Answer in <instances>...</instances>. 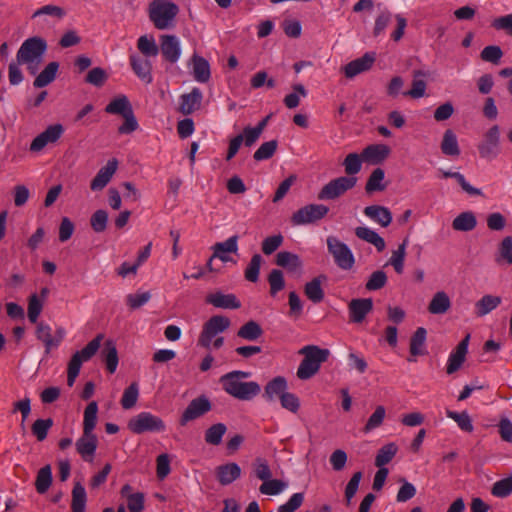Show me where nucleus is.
<instances>
[{"mask_svg": "<svg viewBox=\"0 0 512 512\" xmlns=\"http://www.w3.org/2000/svg\"><path fill=\"white\" fill-rule=\"evenodd\" d=\"M52 483V473L49 465L42 467L37 474L35 481L36 491L40 494L45 493Z\"/></svg>", "mask_w": 512, "mask_h": 512, "instance_id": "obj_53", "label": "nucleus"}, {"mask_svg": "<svg viewBox=\"0 0 512 512\" xmlns=\"http://www.w3.org/2000/svg\"><path fill=\"white\" fill-rule=\"evenodd\" d=\"M159 52L165 61L174 64L180 57V44L175 35H162L160 37Z\"/></svg>", "mask_w": 512, "mask_h": 512, "instance_id": "obj_14", "label": "nucleus"}, {"mask_svg": "<svg viewBox=\"0 0 512 512\" xmlns=\"http://www.w3.org/2000/svg\"><path fill=\"white\" fill-rule=\"evenodd\" d=\"M180 100L179 111L183 115H190L199 109L202 101V92L199 88H193L190 93L183 94Z\"/></svg>", "mask_w": 512, "mask_h": 512, "instance_id": "obj_24", "label": "nucleus"}, {"mask_svg": "<svg viewBox=\"0 0 512 512\" xmlns=\"http://www.w3.org/2000/svg\"><path fill=\"white\" fill-rule=\"evenodd\" d=\"M362 157L361 154L357 153H349L344 161L343 166L345 169V173L348 175V177H353V175L359 173L362 167Z\"/></svg>", "mask_w": 512, "mask_h": 512, "instance_id": "obj_56", "label": "nucleus"}, {"mask_svg": "<svg viewBox=\"0 0 512 512\" xmlns=\"http://www.w3.org/2000/svg\"><path fill=\"white\" fill-rule=\"evenodd\" d=\"M212 409V405L210 400L205 396L201 395L195 399H193L182 415L179 418V425L184 427L190 421L198 419L208 413Z\"/></svg>", "mask_w": 512, "mask_h": 512, "instance_id": "obj_11", "label": "nucleus"}, {"mask_svg": "<svg viewBox=\"0 0 512 512\" xmlns=\"http://www.w3.org/2000/svg\"><path fill=\"white\" fill-rule=\"evenodd\" d=\"M384 177H385V173H384L383 169H381V168L374 169L366 182L365 191L367 193L383 191L386 187L384 184H382Z\"/></svg>", "mask_w": 512, "mask_h": 512, "instance_id": "obj_51", "label": "nucleus"}, {"mask_svg": "<svg viewBox=\"0 0 512 512\" xmlns=\"http://www.w3.org/2000/svg\"><path fill=\"white\" fill-rule=\"evenodd\" d=\"M178 13V5L168 0H153L148 6L149 19L158 30L173 27Z\"/></svg>", "mask_w": 512, "mask_h": 512, "instance_id": "obj_2", "label": "nucleus"}, {"mask_svg": "<svg viewBox=\"0 0 512 512\" xmlns=\"http://www.w3.org/2000/svg\"><path fill=\"white\" fill-rule=\"evenodd\" d=\"M495 261L500 264L502 261L512 264V237L506 236L502 239L498 247V255Z\"/></svg>", "mask_w": 512, "mask_h": 512, "instance_id": "obj_57", "label": "nucleus"}, {"mask_svg": "<svg viewBox=\"0 0 512 512\" xmlns=\"http://www.w3.org/2000/svg\"><path fill=\"white\" fill-rule=\"evenodd\" d=\"M287 390V380L283 376L274 377L270 380L265 388L263 396L268 400L272 401L275 397L281 398Z\"/></svg>", "mask_w": 512, "mask_h": 512, "instance_id": "obj_28", "label": "nucleus"}, {"mask_svg": "<svg viewBox=\"0 0 512 512\" xmlns=\"http://www.w3.org/2000/svg\"><path fill=\"white\" fill-rule=\"evenodd\" d=\"M325 280L326 276L319 275L305 284L304 294L313 303H320L323 301L325 293L322 288V283Z\"/></svg>", "mask_w": 512, "mask_h": 512, "instance_id": "obj_25", "label": "nucleus"}, {"mask_svg": "<svg viewBox=\"0 0 512 512\" xmlns=\"http://www.w3.org/2000/svg\"><path fill=\"white\" fill-rule=\"evenodd\" d=\"M364 214L382 227H387L392 222L390 210L384 206L371 205L364 208Z\"/></svg>", "mask_w": 512, "mask_h": 512, "instance_id": "obj_26", "label": "nucleus"}, {"mask_svg": "<svg viewBox=\"0 0 512 512\" xmlns=\"http://www.w3.org/2000/svg\"><path fill=\"white\" fill-rule=\"evenodd\" d=\"M43 303L39 299L37 294H32L28 299V311L27 316L31 323L35 324L42 312Z\"/></svg>", "mask_w": 512, "mask_h": 512, "instance_id": "obj_60", "label": "nucleus"}, {"mask_svg": "<svg viewBox=\"0 0 512 512\" xmlns=\"http://www.w3.org/2000/svg\"><path fill=\"white\" fill-rule=\"evenodd\" d=\"M205 302L217 308L238 309L241 302L234 294H223L221 292L210 293L206 296Z\"/></svg>", "mask_w": 512, "mask_h": 512, "instance_id": "obj_23", "label": "nucleus"}, {"mask_svg": "<svg viewBox=\"0 0 512 512\" xmlns=\"http://www.w3.org/2000/svg\"><path fill=\"white\" fill-rule=\"evenodd\" d=\"M349 318L351 322L361 323L368 313L373 309L371 298L353 299L348 305Z\"/></svg>", "mask_w": 512, "mask_h": 512, "instance_id": "obj_19", "label": "nucleus"}, {"mask_svg": "<svg viewBox=\"0 0 512 512\" xmlns=\"http://www.w3.org/2000/svg\"><path fill=\"white\" fill-rule=\"evenodd\" d=\"M104 338L103 334H98L93 340H91L83 349L75 352V356L82 362L89 361L99 350L101 342Z\"/></svg>", "mask_w": 512, "mask_h": 512, "instance_id": "obj_48", "label": "nucleus"}, {"mask_svg": "<svg viewBox=\"0 0 512 512\" xmlns=\"http://www.w3.org/2000/svg\"><path fill=\"white\" fill-rule=\"evenodd\" d=\"M47 50L45 39L34 36L26 39L20 46L16 59L19 64H30L38 60Z\"/></svg>", "mask_w": 512, "mask_h": 512, "instance_id": "obj_4", "label": "nucleus"}, {"mask_svg": "<svg viewBox=\"0 0 512 512\" xmlns=\"http://www.w3.org/2000/svg\"><path fill=\"white\" fill-rule=\"evenodd\" d=\"M500 129L498 125H493L484 134V139L477 145L481 158L492 160L499 154L500 148Z\"/></svg>", "mask_w": 512, "mask_h": 512, "instance_id": "obj_10", "label": "nucleus"}, {"mask_svg": "<svg viewBox=\"0 0 512 512\" xmlns=\"http://www.w3.org/2000/svg\"><path fill=\"white\" fill-rule=\"evenodd\" d=\"M231 322L228 317L222 315H214L203 325V329L199 335L197 344L203 348L209 349L212 339L221 332L227 330Z\"/></svg>", "mask_w": 512, "mask_h": 512, "instance_id": "obj_8", "label": "nucleus"}, {"mask_svg": "<svg viewBox=\"0 0 512 512\" xmlns=\"http://www.w3.org/2000/svg\"><path fill=\"white\" fill-rule=\"evenodd\" d=\"M238 236L233 235L224 242H217L214 244L213 255L210 257L207 266L210 271L213 270L211 264L214 258H219L223 262H227L230 258L226 253H237L238 251Z\"/></svg>", "mask_w": 512, "mask_h": 512, "instance_id": "obj_15", "label": "nucleus"}, {"mask_svg": "<svg viewBox=\"0 0 512 512\" xmlns=\"http://www.w3.org/2000/svg\"><path fill=\"white\" fill-rule=\"evenodd\" d=\"M193 75L196 81L206 83L211 77L210 65L208 61L198 55H193Z\"/></svg>", "mask_w": 512, "mask_h": 512, "instance_id": "obj_31", "label": "nucleus"}, {"mask_svg": "<svg viewBox=\"0 0 512 512\" xmlns=\"http://www.w3.org/2000/svg\"><path fill=\"white\" fill-rule=\"evenodd\" d=\"M262 334L263 329L256 321L253 320L246 322L237 332L238 337L248 341L257 340L262 336Z\"/></svg>", "mask_w": 512, "mask_h": 512, "instance_id": "obj_40", "label": "nucleus"}, {"mask_svg": "<svg viewBox=\"0 0 512 512\" xmlns=\"http://www.w3.org/2000/svg\"><path fill=\"white\" fill-rule=\"evenodd\" d=\"M375 62V54L374 53H365L362 57L357 58L348 64H346L342 69L344 75L347 78H353L362 72H366L371 69Z\"/></svg>", "mask_w": 512, "mask_h": 512, "instance_id": "obj_17", "label": "nucleus"}, {"mask_svg": "<svg viewBox=\"0 0 512 512\" xmlns=\"http://www.w3.org/2000/svg\"><path fill=\"white\" fill-rule=\"evenodd\" d=\"M469 339L470 335L468 334L460 341L456 349L450 354L446 367V372L448 374L456 372L465 361Z\"/></svg>", "mask_w": 512, "mask_h": 512, "instance_id": "obj_22", "label": "nucleus"}, {"mask_svg": "<svg viewBox=\"0 0 512 512\" xmlns=\"http://www.w3.org/2000/svg\"><path fill=\"white\" fill-rule=\"evenodd\" d=\"M427 331L424 327H418L410 338L409 352L411 356H423L427 354L425 348Z\"/></svg>", "mask_w": 512, "mask_h": 512, "instance_id": "obj_29", "label": "nucleus"}, {"mask_svg": "<svg viewBox=\"0 0 512 512\" xmlns=\"http://www.w3.org/2000/svg\"><path fill=\"white\" fill-rule=\"evenodd\" d=\"M477 225V219L473 212L466 211L460 213L452 221V228L455 231L468 232L472 231Z\"/></svg>", "mask_w": 512, "mask_h": 512, "instance_id": "obj_32", "label": "nucleus"}, {"mask_svg": "<svg viewBox=\"0 0 512 512\" xmlns=\"http://www.w3.org/2000/svg\"><path fill=\"white\" fill-rule=\"evenodd\" d=\"M36 324V338L44 344L45 353L49 354L51 349L56 348L60 345L63 340L64 331L59 328L56 334L52 335V328L50 325L44 322H37Z\"/></svg>", "mask_w": 512, "mask_h": 512, "instance_id": "obj_13", "label": "nucleus"}, {"mask_svg": "<svg viewBox=\"0 0 512 512\" xmlns=\"http://www.w3.org/2000/svg\"><path fill=\"white\" fill-rule=\"evenodd\" d=\"M118 168L117 159L113 158L107 162V164L102 167L96 176L92 179L90 183V189L92 191H101L106 187V185L110 182L111 178L115 174Z\"/></svg>", "mask_w": 512, "mask_h": 512, "instance_id": "obj_18", "label": "nucleus"}, {"mask_svg": "<svg viewBox=\"0 0 512 512\" xmlns=\"http://www.w3.org/2000/svg\"><path fill=\"white\" fill-rule=\"evenodd\" d=\"M269 119L270 115L263 118L255 127L248 126L244 128L245 146L251 147L259 139Z\"/></svg>", "mask_w": 512, "mask_h": 512, "instance_id": "obj_46", "label": "nucleus"}, {"mask_svg": "<svg viewBox=\"0 0 512 512\" xmlns=\"http://www.w3.org/2000/svg\"><path fill=\"white\" fill-rule=\"evenodd\" d=\"M427 73L423 70H415L413 71V81L411 85V89L403 92L404 96L411 97L413 99L421 98L425 95L426 91V82L420 77H426Z\"/></svg>", "mask_w": 512, "mask_h": 512, "instance_id": "obj_30", "label": "nucleus"}, {"mask_svg": "<svg viewBox=\"0 0 512 512\" xmlns=\"http://www.w3.org/2000/svg\"><path fill=\"white\" fill-rule=\"evenodd\" d=\"M227 431V427L223 423H216L205 431V442L210 445L217 446L222 442V437Z\"/></svg>", "mask_w": 512, "mask_h": 512, "instance_id": "obj_49", "label": "nucleus"}, {"mask_svg": "<svg viewBox=\"0 0 512 512\" xmlns=\"http://www.w3.org/2000/svg\"><path fill=\"white\" fill-rule=\"evenodd\" d=\"M109 373H114L118 365V353L114 343L107 340L101 352Z\"/></svg>", "mask_w": 512, "mask_h": 512, "instance_id": "obj_39", "label": "nucleus"}, {"mask_svg": "<svg viewBox=\"0 0 512 512\" xmlns=\"http://www.w3.org/2000/svg\"><path fill=\"white\" fill-rule=\"evenodd\" d=\"M54 422L52 418L37 419L31 426V432L40 442L47 438L49 430L52 428Z\"/></svg>", "mask_w": 512, "mask_h": 512, "instance_id": "obj_52", "label": "nucleus"}, {"mask_svg": "<svg viewBox=\"0 0 512 512\" xmlns=\"http://www.w3.org/2000/svg\"><path fill=\"white\" fill-rule=\"evenodd\" d=\"M128 111H133L132 106L125 95H119L109 102L105 107V112L113 115H125Z\"/></svg>", "mask_w": 512, "mask_h": 512, "instance_id": "obj_37", "label": "nucleus"}, {"mask_svg": "<svg viewBox=\"0 0 512 512\" xmlns=\"http://www.w3.org/2000/svg\"><path fill=\"white\" fill-rule=\"evenodd\" d=\"M139 396V388L137 383L133 382L123 392L121 405L124 409H131L135 406Z\"/></svg>", "mask_w": 512, "mask_h": 512, "instance_id": "obj_58", "label": "nucleus"}, {"mask_svg": "<svg viewBox=\"0 0 512 512\" xmlns=\"http://www.w3.org/2000/svg\"><path fill=\"white\" fill-rule=\"evenodd\" d=\"M166 426L164 421L149 412H141L131 418L128 422V429L134 434L145 432H163Z\"/></svg>", "mask_w": 512, "mask_h": 512, "instance_id": "obj_5", "label": "nucleus"}, {"mask_svg": "<svg viewBox=\"0 0 512 512\" xmlns=\"http://www.w3.org/2000/svg\"><path fill=\"white\" fill-rule=\"evenodd\" d=\"M299 354L304 358L300 362L296 375L301 380H307L318 373L321 364L328 360L330 351L316 345H307L299 350Z\"/></svg>", "mask_w": 512, "mask_h": 512, "instance_id": "obj_1", "label": "nucleus"}, {"mask_svg": "<svg viewBox=\"0 0 512 512\" xmlns=\"http://www.w3.org/2000/svg\"><path fill=\"white\" fill-rule=\"evenodd\" d=\"M329 212V208L323 204H309L294 212L291 223L294 226L315 223L323 219Z\"/></svg>", "mask_w": 512, "mask_h": 512, "instance_id": "obj_9", "label": "nucleus"}, {"mask_svg": "<svg viewBox=\"0 0 512 512\" xmlns=\"http://www.w3.org/2000/svg\"><path fill=\"white\" fill-rule=\"evenodd\" d=\"M278 147L277 140H271L268 142H264L261 146L255 151L253 158L256 161H262L270 159L274 153L276 152Z\"/></svg>", "mask_w": 512, "mask_h": 512, "instance_id": "obj_59", "label": "nucleus"}, {"mask_svg": "<svg viewBox=\"0 0 512 512\" xmlns=\"http://www.w3.org/2000/svg\"><path fill=\"white\" fill-rule=\"evenodd\" d=\"M98 446V440L96 435L91 432L85 434L83 431L82 436L76 441L75 447L81 458L86 462H92L96 449Z\"/></svg>", "mask_w": 512, "mask_h": 512, "instance_id": "obj_16", "label": "nucleus"}, {"mask_svg": "<svg viewBox=\"0 0 512 512\" xmlns=\"http://www.w3.org/2000/svg\"><path fill=\"white\" fill-rule=\"evenodd\" d=\"M398 447L395 443H388L382 446L375 457V465L384 468L396 455Z\"/></svg>", "mask_w": 512, "mask_h": 512, "instance_id": "obj_45", "label": "nucleus"}, {"mask_svg": "<svg viewBox=\"0 0 512 512\" xmlns=\"http://www.w3.org/2000/svg\"><path fill=\"white\" fill-rule=\"evenodd\" d=\"M390 154V148L385 144H371L361 152L364 162L377 165L384 162Z\"/></svg>", "mask_w": 512, "mask_h": 512, "instance_id": "obj_20", "label": "nucleus"}, {"mask_svg": "<svg viewBox=\"0 0 512 512\" xmlns=\"http://www.w3.org/2000/svg\"><path fill=\"white\" fill-rule=\"evenodd\" d=\"M241 475V468L236 463L220 465L216 469V476L220 484L229 485Z\"/></svg>", "mask_w": 512, "mask_h": 512, "instance_id": "obj_27", "label": "nucleus"}, {"mask_svg": "<svg viewBox=\"0 0 512 512\" xmlns=\"http://www.w3.org/2000/svg\"><path fill=\"white\" fill-rule=\"evenodd\" d=\"M492 495L496 497H507L512 493V476L501 479L494 483L491 489Z\"/></svg>", "mask_w": 512, "mask_h": 512, "instance_id": "obj_63", "label": "nucleus"}, {"mask_svg": "<svg viewBox=\"0 0 512 512\" xmlns=\"http://www.w3.org/2000/svg\"><path fill=\"white\" fill-rule=\"evenodd\" d=\"M137 48L146 58L155 57L159 53V46H157L152 36L148 37L147 35H143L139 37L137 40Z\"/></svg>", "mask_w": 512, "mask_h": 512, "instance_id": "obj_50", "label": "nucleus"}, {"mask_svg": "<svg viewBox=\"0 0 512 512\" xmlns=\"http://www.w3.org/2000/svg\"><path fill=\"white\" fill-rule=\"evenodd\" d=\"M129 62L138 78L146 84L152 83V64L148 59L133 54L129 56Z\"/></svg>", "mask_w": 512, "mask_h": 512, "instance_id": "obj_21", "label": "nucleus"}, {"mask_svg": "<svg viewBox=\"0 0 512 512\" xmlns=\"http://www.w3.org/2000/svg\"><path fill=\"white\" fill-rule=\"evenodd\" d=\"M441 151L446 156H459L460 149L455 133L451 129L444 132L441 142Z\"/></svg>", "mask_w": 512, "mask_h": 512, "instance_id": "obj_38", "label": "nucleus"}, {"mask_svg": "<svg viewBox=\"0 0 512 512\" xmlns=\"http://www.w3.org/2000/svg\"><path fill=\"white\" fill-rule=\"evenodd\" d=\"M286 483L279 479H268L263 481L259 487L260 493L264 495H277L284 490Z\"/></svg>", "mask_w": 512, "mask_h": 512, "instance_id": "obj_61", "label": "nucleus"}, {"mask_svg": "<svg viewBox=\"0 0 512 512\" xmlns=\"http://www.w3.org/2000/svg\"><path fill=\"white\" fill-rule=\"evenodd\" d=\"M87 495L84 486L80 482H75L72 489V512H85Z\"/></svg>", "mask_w": 512, "mask_h": 512, "instance_id": "obj_36", "label": "nucleus"}, {"mask_svg": "<svg viewBox=\"0 0 512 512\" xmlns=\"http://www.w3.org/2000/svg\"><path fill=\"white\" fill-rule=\"evenodd\" d=\"M276 265L284 268H289L294 271L302 266V262L298 255L288 251H281L276 255Z\"/></svg>", "mask_w": 512, "mask_h": 512, "instance_id": "obj_44", "label": "nucleus"}, {"mask_svg": "<svg viewBox=\"0 0 512 512\" xmlns=\"http://www.w3.org/2000/svg\"><path fill=\"white\" fill-rule=\"evenodd\" d=\"M64 127L62 124H53L48 126L43 132L36 136L30 144V151L39 152L48 144L56 143L63 135Z\"/></svg>", "mask_w": 512, "mask_h": 512, "instance_id": "obj_12", "label": "nucleus"}, {"mask_svg": "<svg viewBox=\"0 0 512 512\" xmlns=\"http://www.w3.org/2000/svg\"><path fill=\"white\" fill-rule=\"evenodd\" d=\"M387 283V275L382 270L374 271L365 284L368 291H376L383 288Z\"/></svg>", "mask_w": 512, "mask_h": 512, "instance_id": "obj_62", "label": "nucleus"}, {"mask_svg": "<svg viewBox=\"0 0 512 512\" xmlns=\"http://www.w3.org/2000/svg\"><path fill=\"white\" fill-rule=\"evenodd\" d=\"M438 172L440 174V177H442V178H453V179H455L458 182V184L461 186V188L466 193H468L469 195H472V196H480V195H482L481 190L471 186L465 180V177L461 173H459V172H451V171H444L442 169H439Z\"/></svg>", "mask_w": 512, "mask_h": 512, "instance_id": "obj_42", "label": "nucleus"}, {"mask_svg": "<svg viewBox=\"0 0 512 512\" xmlns=\"http://www.w3.org/2000/svg\"><path fill=\"white\" fill-rule=\"evenodd\" d=\"M108 214L105 210L95 211L90 218V225L96 233L105 231L107 227Z\"/></svg>", "mask_w": 512, "mask_h": 512, "instance_id": "obj_64", "label": "nucleus"}, {"mask_svg": "<svg viewBox=\"0 0 512 512\" xmlns=\"http://www.w3.org/2000/svg\"><path fill=\"white\" fill-rule=\"evenodd\" d=\"M219 381L227 394L242 401L252 400L261 391L260 385L254 381L241 382L238 381V379L225 380L223 377H220Z\"/></svg>", "mask_w": 512, "mask_h": 512, "instance_id": "obj_3", "label": "nucleus"}, {"mask_svg": "<svg viewBox=\"0 0 512 512\" xmlns=\"http://www.w3.org/2000/svg\"><path fill=\"white\" fill-rule=\"evenodd\" d=\"M355 235L359 239L374 245L378 252H382L385 249L384 239L380 237L375 231L367 227H357L355 229Z\"/></svg>", "mask_w": 512, "mask_h": 512, "instance_id": "obj_33", "label": "nucleus"}, {"mask_svg": "<svg viewBox=\"0 0 512 512\" xmlns=\"http://www.w3.org/2000/svg\"><path fill=\"white\" fill-rule=\"evenodd\" d=\"M263 259L260 254H254L247 265L244 276L249 282L255 283L259 279V273Z\"/></svg>", "mask_w": 512, "mask_h": 512, "instance_id": "obj_54", "label": "nucleus"}, {"mask_svg": "<svg viewBox=\"0 0 512 512\" xmlns=\"http://www.w3.org/2000/svg\"><path fill=\"white\" fill-rule=\"evenodd\" d=\"M501 303L498 296L485 295L475 305V313L478 317H482L494 310Z\"/></svg>", "mask_w": 512, "mask_h": 512, "instance_id": "obj_41", "label": "nucleus"}, {"mask_svg": "<svg viewBox=\"0 0 512 512\" xmlns=\"http://www.w3.org/2000/svg\"><path fill=\"white\" fill-rule=\"evenodd\" d=\"M408 243V239L405 238L403 243L400 244L397 250L393 251L392 256L389 260V264H391L396 271V273L401 274L404 269V260L406 256V246Z\"/></svg>", "mask_w": 512, "mask_h": 512, "instance_id": "obj_55", "label": "nucleus"}, {"mask_svg": "<svg viewBox=\"0 0 512 512\" xmlns=\"http://www.w3.org/2000/svg\"><path fill=\"white\" fill-rule=\"evenodd\" d=\"M356 177L341 176L325 184L318 193L319 200H335L355 187Z\"/></svg>", "mask_w": 512, "mask_h": 512, "instance_id": "obj_7", "label": "nucleus"}, {"mask_svg": "<svg viewBox=\"0 0 512 512\" xmlns=\"http://www.w3.org/2000/svg\"><path fill=\"white\" fill-rule=\"evenodd\" d=\"M326 242L328 252L332 255L335 264L343 270H350L355 264L350 248L335 236L327 237Z\"/></svg>", "mask_w": 512, "mask_h": 512, "instance_id": "obj_6", "label": "nucleus"}, {"mask_svg": "<svg viewBox=\"0 0 512 512\" xmlns=\"http://www.w3.org/2000/svg\"><path fill=\"white\" fill-rule=\"evenodd\" d=\"M451 307V301L448 295L443 292H437L428 305V311L431 314H444Z\"/></svg>", "mask_w": 512, "mask_h": 512, "instance_id": "obj_35", "label": "nucleus"}, {"mask_svg": "<svg viewBox=\"0 0 512 512\" xmlns=\"http://www.w3.org/2000/svg\"><path fill=\"white\" fill-rule=\"evenodd\" d=\"M98 405L97 402H90L84 410L83 431L90 434L96 427Z\"/></svg>", "mask_w": 512, "mask_h": 512, "instance_id": "obj_43", "label": "nucleus"}, {"mask_svg": "<svg viewBox=\"0 0 512 512\" xmlns=\"http://www.w3.org/2000/svg\"><path fill=\"white\" fill-rule=\"evenodd\" d=\"M269 283V294L275 297L280 291L285 288L284 274L279 269H272L267 277Z\"/></svg>", "mask_w": 512, "mask_h": 512, "instance_id": "obj_47", "label": "nucleus"}, {"mask_svg": "<svg viewBox=\"0 0 512 512\" xmlns=\"http://www.w3.org/2000/svg\"><path fill=\"white\" fill-rule=\"evenodd\" d=\"M59 69V63L58 62H50L41 72L40 74L35 78L33 85L36 88H42L50 83H52L55 78L57 71Z\"/></svg>", "mask_w": 512, "mask_h": 512, "instance_id": "obj_34", "label": "nucleus"}]
</instances>
